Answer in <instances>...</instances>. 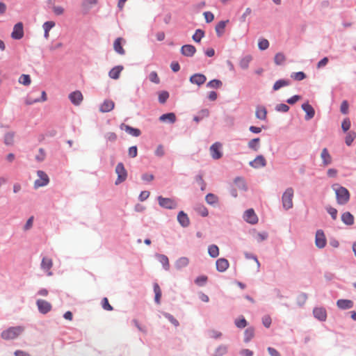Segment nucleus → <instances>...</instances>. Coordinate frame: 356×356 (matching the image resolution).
Wrapping results in <instances>:
<instances>
[{
	"mask_svg": "<svg viewBox=\"0 0 356 356\" xmlns=\"http://www.w3.org/2000/svg\"><path fill=\"white\" fill-rule=\"evenodd\" d=\"M356 138V133L355 131H350L347 134L345 139L346 144L348 146H350L355 138Z\"/></svg>",
	"mask_w": 356,
	"mask_h": 356,
	"instance_id": "41",
	"label": "nucleus"
},
{
	"mask_svg": "<svg viewBox=\"0 0 356 356\" xmlns=\"http://www.w3.org/2000/svg\"><path fill=\"white\" fill-rule=\"evenodd\" d=\"M37 175L38 179H37L34 182V187L35 188L44 186L49 184V177L44 171L38 170L37 172Z\"/></svg>",
	"mask_w": 356,
	"mask_h": 356,
	"instance_id": "4",
	"label": "nucleus"
},
{
	"mask_svg": "<svg viewBox=\"0 0 356 356\" xmlns=\"http://www.w3.org/2000/svg\"><path fill=\"white\" fill-rule=\"evenodd\" d=\"M115 172L118 175V179L115 181V184H119L127 179V172L122 163H118L115 168Z\"/></svg>",
	"mask_w": 356,
	"mask_h": 356,
	"instance_id": "6",
	"label": "nucleus"
},
{
	"mask_svg": "<svg viewBox=\"0 0 356 356\" xmlns=\"http://www.w3.org/2000/svg\"><path fill=\"white\" fill-rule=\"evenodd\" d=\"M235 325L238 328H243L247 325L246 320L243 317L241 319H236L235 321Z\"/></svg>",
	"mask_w": 356,
	"mask_h": 356,
	"instance_id": "51",
	"label": "nucleus"
},
{
	"mask_svg": "<svg viewBox=\"0 0 356 356\" xmlns=\"http://www.w3.org/2000/svg\"><path fill=\"white\" fill-rule=\"evenodd\" d=\"M129 156L131 158H135L138 154V149L136 146H132L129 148Z\"/></svg>",
	"mask_w": 356,
	"mask_h": 356,
	"instance_id": "63",
	"label": "nucleus"
},
{
	"mask_svg": "<svg viewBox=\"0 0 356 356\" xmlns=\"http://www.w3.org/2000/svg\"><path fill=\"white\" fill-rule=\"evenodd\" d=\"M40 266L41 268L46 272L48 276H51L53 275L51 271V268L53 266V261L51 258L47 257H43Z\"/></svg>",
	"mask_w": 356,
	"mask_h": 356,
	"instance_id": "7",
	"label": "nucleus"
},
{
	"mask_svg": "<svg viewBox=\"0 0 356 356\" xmlns=\"http://www.w3.org/2000/svg\"><path fill=\"white\" fill-rule=\"evenodd\" d=\"M221 144L216 143L213 144L210 147V153L213 159H219L222 156Z\"/></svg>",
	"mask_w": 356,
	"mask_h": 356,
	"instance_id": "12",
	"label": "nucleus"
},
{
	"mask_svg": "<svg viewBox=\"0 0 356 356\" xmlns=\"http://www.w3.org/2000/svg\"><path fill=\"white\" fill-rule=\"evenodd\" d=\"M222 86V82L218 79H213L207 83V86L213 88H219Z\"/></svg>",
	"mask_w": 356,
	"mask_h": 356,
	"instance_id": "44",
	"label": "nucleus"
},
{
	"mask_svg": "<svg viewBox=\"0 0 356 356\" xmlns=\"http://www.w3.org/2000/svg\"><path fill=\"white\" fill-rule=\"evenodd\" d=\"M303 111L306 113L305 120H309L314 118L315 111L313 107L308 103H305L302 105Z\"/></svg>",
	"mask_w": 356,
	"mask_h": 356,
	"instance_id": "18",
	"label": "nucleus"
},
{
	"mask_svg": "<svg viewBox=\"0 0 356 356\" xmlns=\"http://www.w3.org/2000/svg\"><path fill=\"white\" fill-rule=\"evenodd\" d=\"M177 220L182 227L188 226L190 221L186 213L184 211H180L177 215Z\"/></svg>",
	"mask_w": 356,
	"mask_h": 356,
	"instance_id": "26",
	"label": "nucleus"
},
{
	"mask_svg": "<svg viewBox=\"0 0 356 356\" xmlns=\"http://www.w3.org/2000/svg\"><path fill=\"white\" fill-rule=\"evenodd\" d=\"M255 115H256L257 118L261 120H265L266 119V116H267L266 108L263 106H257L256 111H255Z\"/></svg>",
	"mask_w": 356,
	"mask_h": 356,
	"instance_id": "25",
	"label": "nucleus"
},
{
	"mask_svg": "<svg viewBox=\"0 0 356 356\" xmlns=\"http://www.w3.org/2000/svg\"><path fill=\"white\" fill-rule=\"evenodd\" d=\"M158 202L161 207L165 208V209H173L177 207V204L175 202V200L173 199H171V198H167V197H163L162 196H159Z\"/></svg>",
	"mask_w": 356,
	"mask_h": 356,
	"instance_id": "5",
	"label": "nucleus"
},
{
	"mask_svg": "<svg viewBox=\"0 0 356 356\" xmlns=\"http://www.w3.org/2000/svg\"><path fill=\"white\" fill-rule=\"evenodd\" d=\"M258 47L261 50H265L268 48L269 42L266 39H261L259 41Z\"/></svg>",
	"mask_w": 356,
	"mask_h": 356,
	"instance_id": "48",
	"label": "nucleus"
},
{
	"mask_svg": "<svg viewBox=\"0 0 356 356\" xmlns=\"http://www.w3.org/2000/svg\"><path fill=\"white\" fill-rule=\"evenodd\" d=\"M262 323L266 327H269L271 324V318L268 315L264 316L262 318Z\"/></svg>",
	"mask_w": 356,
	"mask_h": 356,
	"instance_id": "64",
	"label": "nucleus"
},
{
	"mask_svg": "<svg viewBox=\"0 0 356 356\" xmlns=\"http://www.w3.org/2000/svg\"><path fill=\"white\" fill-rule=\"evenodd\" d=\"M190 81L192 83H195L197 86H200V74H195L193 75L191 77Z\"/></svg>",
	"mask_w": 356,
	"mask_h": 356,
	"instance_id": "59",
	"label": "nucleus"
},
{
	"mask_svg": "<svg viewBox=\"0 0 356 356\" xmlns=\"http://www.w3.org/2000/svg\"><path fill=\"white\" fill-rule=\"evenodd\" d=\"M164 316L175 327H177L179 325L178 321L176 318H175L174 316H172L171 314L166 313L164 314Z\"/></svg>",
	"mask_w": 356,
	"mask_h": 356,
	"instance_id": "54",
	"label": "nucleus"
},
{
	"mask_svg": "<svg viewBox=\"0 0 356 356\" xmlns=\"http://www.w3.org/2000/svg\"><path fill=\"white\" fill-rule=\"evenodd\" d=\"M24 36V28L22 22L17 23L14 27L11 33V37L15 40H19Z\"/></svg>",
	"mask_w": 356,
	"mask_h": 356,
	"instance_id": "8",
	"label": "nucleus"
},
{
	"mask_svg": "<svg viewBox=\"0 0 356 356\" xmlns=\"http://www.w3.org/2000/svg\"><path fill=\"white\" fill-rule=\"evenodd\" d=\"M244 219L250 224H256L258 222V218L252 209H248L245 212Z\"/></svg>",
	"mask_w": 356,
	"mask_h": 356,
	"instance_id": "13",
	"label": "nucleus"
},
{
	"mask_svg": "<svg viewBox=\"0 0 356 356\" xmlns=\"http://www.w3.org/2000/svg\"><path fill=\"white\" fill-rule=\"evenodd\" d=\"M69 99L74 105L79 106L82 102L83 97L81 91L76 90L69 95Z\"/></svg>",
	"mask_w": 356,
	"mask_h": 356,
	"instance_id": "9",
	"label": "nucleus"
},
{
	"mask_svg": "<svg viewBox=\"0 0 356 356\" xmlns=\"http://www.w3.org/2000/svg\"><path fill=\"white\" fill-rule=\"evenodd\" d=\"M102 305L104 309L107 311H112L113 307L109 304L107 298H104L102 301Z\"/></svg>",
	"mask_w": 356,
	"mask_h": 356,
	"instance_id": "49",
	"label": "nucleus"
},
{
	"mask_svg": "<svg viewBox=\"0 0 356 356\" xmlns=\"http://www.w3.org/2000/svg\"><path fill=\"white\" fill-rule=\"evenodd\" d=\"M228 22L229 20L220 21L216 24L215 30L218 37H221L225 33V26Z\"/></svg>",
	"mask_w": 356,
	"mask_h": 356,
	"instance_id": "27",
	"label": "nucleus"
},
{
	"mask_svg": "<svg viewBox=\"0 0 356 356\" xmlns=\"http://www.w3.org/2000/svg\"><path fill=\"white\" fill-rule=\"evenodd\" d=\"M105 138L107 141L115 142L117 140L118 136L117 134L114 132H108L105 135Z\"/></svg>",
	"mask_w": 356,
	"mask_h": 356,
	"instance_id": "50",
	"label": "nucleus"
},
{
	"mask_svg": "<svg viewBox=\"0 0 356 356\" xmlns=\"http://www.w3.org/2000/svg\"><path fill=\"white\" fill-rule=\"evenodd\" d=\"M252 59V58L250 55L244 56L243 58H242L240 60V62H239L240 67L243 70L248 69L249 67V64L251 62Z\"/></svg>",
	"mask_w": 356,
	"mask_h": 356,
	"instance_id": "31",
	"label": "nucleus"
},
{
	"mask_svg": "<svg viewBox=\"0 0 356 356\" xmlns=\"http://www.w3.org/2000/svg\"><path fill=\"white\" fill-rule=\"evenodd\" d=\"M123 69L124 67L122 65H118L114 67L108 72L109 77L113 79H119L120 73L123 70Z\"/></svg>",
	"mask_w": 356,
	"mask_h": 356,
	"instance_id": "22",
	"label": "nucleus"
},
{
	"mask_svg": "<svg viewBox=\"0 0 356 356\" xmlns=\"http://www.w3.org/2000/svg\"><path fill=\"white\" fill-rule=\"evenodd\" d=\"M159 120L163 122L168 121L171 123H174L176 121V116L173 113H169L163 114L160 116Z\"/></svg>",
	"mask_w": 356,
	"mask_h": 356,
	"instance_id": "32",
	"label": "nucleus"
},
{
	"mask_svg": "<svg viewBox=\"0 0 356 356\" xmlns=\"http://www.w3.org/2000/svg\"><path fill=\"white\" fill-rule=\"evenodd\" d=\"M259 141L260 139L259 138L250 140L248 143V147L255 152L258 151L259 148Z\"/></svg>",
	"mask_w": 356,
	"mask_h": 356,
	"instance_id": "36",
	"label": "nucleus"
},
{
	"mask_svg": "<svg viewBox=\"0 0 356 356\" xmlns=\"http://www.w3.org/2000/svg\"><path fill=\"white\" fill-rule=\"evenodd\" d=\"M53 12L56 15H61L64 13V8L59 6H54L52 8Z\"/></svg>",
	"mask_w": 356,
	"mask_h": 356,
	"instance_id": "62",
	"label": "nucleus"
},
{
	"mask_svg": "<svg viewBox=\"0 0 356 356\" xmlns=\"http://www.w3.org/2000/svg\"><path fill=\"white\" fill-rule=\"evenodd\" d=\"M286 60V57L282 53H277L274 58L275 63L277 65H282Z\"/></svg>",
	"mask_w": 356,
	"mask_h": 356,
	"instance_id": "40",
	"label": "nucleus"
},
{
	"mask_svg": "<svg viewBox=\"0 0 356 356\" xmlns=\"http://www.w3.org/2000/svg\"><path fill=\"white\" fill-rule=\"evenodd\" d=\"M293 189L291 187L287 188L282 196V202L284 209L288 210L293 207Z\"/></svg>",
	"mask_w": 356,
	"mask_h": 356,
	"instance_id": "3",
	"label": "nucleus"
},
{
	"mask_svg": "<svg viewBox=\"0 0 356 356\" xmlns=\"http://www.w3.org/2000/svg\"><path fill=\"white\" fill-rule=\"evenodd\" d=\"M120 129L122 130L125 131L129 134H130V135H131L133 136H135V137L139 136L140 135V134H141V131H140V129L131 127H130V126H129L127 124H122L120 125Z\"/></svg>",
	"mask_w": 356,
	"mask_h": 356,
	"instance_id": "17",
	"label": "nucleus"
},
{
	"mask_svg": "<svg viewBox=\"0 0 356 356\" xmlns=\"http://www.w3.org/2000/svg\"><path fill=\"white\" fill-rule=\"evenodd\" d=\"M115 107V103L111 99H106L101 104L99 107V111L102 113H107L111 111Z\"/></svg>",
	"mask_w": 356,
	"mask_h": 356,
	"instance_id": "16",
	"label": "nucleus"
},
{
	"mask_svg": "<svg viewBox=\"0 0 356 356\" xmlns=\"http://www.w3.org/2000/svg\"><path fill=\"white\" fill-rule=\"evenodd\" d=\"M249 164L254 168H259L266 165V161L264 156L259 155L253 161H250Z\"/></svg>",
	"mask_w": 356,
	"mask_h": 356,
	"instance_id": "11",
	"label": "nucleus"
},
{
	"mask_svg": "<svg viewBox=\"0 0 356 356\" xmlns=\"http://www.w3.org/2000/svg\"><path fill=\"white\" fill-rule=\"evenodd\" d=\"M337 305L341 309H350L353 307V302L350 300L341 299L337 300Z\"/></svg>",
	"mask_w": 356,
	"mask_h": 356,
	"instance_id": "24",
	"label": "nucleus"
},
{
	"mask_svg": "<svg viewBox=\"0 0 356 356\" xmlns=\"http://www.w3.org/2000/svg\"><path fill=\"white\" fill-rule=\"evenodd\" d=\"M24 327L22 326L10 327L1 333V337L5 340H11L19 337L23 332Z\"/></svg>",
	"mask_w": 356,
	"mask_h": 356,
	"instance_id": "2",
	"label": "nucleus"
},
{
	"mask_svg": "<svg viewBox=\"0 0 356 356\" xmlns=\"http://www.w3.org/2000/svg\"><path fill=\"white\" fill-rule=\"evenodd\" d=\"M340 111L343 114H347L348 112V103L344 100L342 102L340 107Z\"/></svg>",
	"mask_w": 356,
	"mask_h": 356,
	"instance_id": "60",
	"label": "nucleus"
},
{
	"mask_svg": "<svg viewBox=\"0 0 356 356\" xmlns=\"http://www.w3.org/2000/svg\"><path fill=\"white\" fill-rule=\"evenodd\" d=\"M15 134L13 132L7 133L4 136V143L6 145H12L14 143Z\"/></svg>",
	"mask_w": 356,
	"mask_h": 356,
	"instance_id": "38",
	"label": "nucleus"
},
{
	"mask_svg": "<svg viewBox=\"0 0 356 356\" xmlns=\"http://www.w3.org/2000/svg\"><path fill=\"white\" fill-rule=\"evenodd\" d=\"M290 84V81L289 80L285 79H280L277 81L273 85V90H278L282 87L287 86Z\"/></svg>",
	"mask_w": 356,
	"mask_h": 356,
	"instance_id": "33",
	"label": "nucleus"
},
{
	"mask_svg": "<svg viewBox=\"0 0 356 356\" xmlns=\"http://www.w3.org/2000/svg\"><path fill=\"white\" fill-rule=\"evenodd\" d=\"M36 304L38 310L42 314H47L51 309V305L44 300L39 299L37 300Z\"/></svg>",
	"mask_w": 356,
	"mask_h": 356,
	"instance_id": "10",
	"label": "nucleus"
},
{
	"mask_svg": "<svg viewBox=\"0 0 356 356\" xmlns=\"http://www.w3.org/2000/svg\"><path fill=\"white\" fill-rule=\"evenodd\" d=\"M254 335V330L252 327L247 328L244 332V341L245 342L250 341Z\"/></svg>",
	"mask_w": 356,
	"mask_h": 356,
	"instance_id": "34",
	"label": "nucleus"
},
{
	"mask_svg": "<svg viewBox=\"0 0 356 356\" xmlns=\"http://www.w3.org/2000/svg\"><path fill=\"white\" fill-rule=\"evenodd\" d=\"M227 351V348L225 345H221L218 346L214 353L215 356H222L224 355Z\"/></svg>",
	"mask_w": 356,
	"mask_h": 356,
	"instance_id": "42",
	"label": "nucleus"
},
{
	"mask_svg": "<svg viewBox=\"0 0 356 356\" xmlns=\"http://www.w3.org/2000/svg\"><path fill=\"white\" fill-rule=\"evenodd\" d=\"M169 97V93L167 91H161L159 94V101L161 104H164Z\"/></svg>",
	"mask_w": 356,
	"mask_h": 356,
	"instance_id": "45",
	"label": "nucleus"
},
{
	"mask_svg": "<svg viewBox=\"0 0 356 356\" xmlns=\"http://www.w3.org/2000/svg\"><path fill=\"white\" fill-rule=\"evenodd\" d=\"M156 257L158 259L159 261L163 265V268L165 270H168L170 268L168 258L165 255L160 254H156Z\"/></svg>",
	"mask_w": 356,
	"mask_h": 356,
	"instance_id": "30",
	"label": "nucleus"
},
{
	"mask_svg": "<svg viewBox=\"0 0 356 356\" xmlns=\"http://www.w3.org/2000/svg\"><path fill=\"white\" fill-rule=\"evenodd\" d=\"M316 245L319 248H323L326 245V238L322 230H318L316 234Z\"/></svg>",
	"mask_w": 356,
	"mask_h": 356,
	"instance_id": "14",
	"label": "nucleus"
},
{
	"mask_svg": "<svg viewBox=\"0 0 356 356\" xmlns=\"http://www.w3.org/2000/svg\"><path fill=\"white\" fill-rule=\"evenodd\" d=\"M204 17L205 19L206 22L210 23L214 19V15L211 12H204L203 13Z\"/></svg>",
	"mask_w": 356,
	"mask_h": 356,
	"instance_id": "57",
	"label": "nucleus"
},
{
	"mask_svg": "<svg viewBox=\"0 0 356 356\" xmlns=\"http://www.w3.org/2000/svg\"><path fill=\"white\" fill-rule=\"evenodd\" d=\"M208 252L211 257L216 258L219 254V249L217 245H211L209 247Z\"/></svg>",
	"mask_w": 356,
	"mask_h": 356,
	"instance_id": "37",
	"label": "nucleus"
},
{
	"mask_svg": "<svg viewBox=\"0 0 356 356\" xmlns=\"http://www.w3.org/2000/svg\"><path fill=\"white\" fill-rule=\"evenodd\" d=\"M323 164L327 166L332 163V159L327 148H323L321 154Z\"/></svg>",
	"mask_w": 356,
	"mask_h": 356,
	"instance_id": "19",
	"label": "nucleus"
},
{
	"mask_svg": "<svg viewBox=\"0 0 356 356\" xmlns=\"http://www.w3.org/2000/svg\"><path fill=\"white\" fill-rule=\"evenodd\" d=\"M341 220L347 225H352L354 224V216L350 212L346 211L341 215Z\"/></svg>",
	"mask_w": 356,
	"mask_h": 356,
	"instance_id": "28",
	"label": "nucleus"
},
{
	"mask_svg": "<svg viewBox=\"0 0 356 356\" xmlns=\"http://www.w3.org/2000/svg\"><path fill=\"white\" fill-rule=\"evenodd\" d=\"M327 211L328 213L332 216L333 220H336L337 217V210L335 208L333 207H327Z\"/></svg>",
	"mask_w": 356,
	"mask_h": 356,
	"instance_id": "61",
	"label": "nucleus"
},
{
	"mask_svg": "<svg viewBox=\"0 0 356 356\" xmlns=\"http://www.w3.org/2000/svg\"><path fill=\"white\" fill-rule=\"evenodd\" d=\"M332 189L335 192L337 202L339 204H346L350 199V193L348 189L337 184H333Z\"/></svg>",
	"mask_w": 356,
	"mask_h": 356,
	"instance_id": "1",
	"label": "nucleus"
},
{
	"mask_svg": "<svg viewBox=\"0 0 356 356\" xmlns=\"http://www.w3.org/2000/svg\"><path fill=\"white\" fill-rule=\"evenodd\" d=\"M291 77L295 80L301 81V80H303L306 77V75L302 72H298L292 73L291 75Z\"/></svg>",
	"mask_w": 356,
	"mask_h": 356,
	"instance_id": "46",
	"label": "nucleus"
},
{
	"mask_svg": "<svg viewBox=\"0 0 356 356\" xmlns=\"http://www.w3.org/2000/svg\"><path fill=\"white\" fill-rule=\"evenodd\" d=\"M216 268L219 272H224L229 268V262L226 259L220 258L216 262Z\"/></svg>",
	"mask_w": 356,
	"mask_h": 356,
	"instance_id": "21",
	"label": "nucleus"
},
{
	"mask_svg": "<svg viewBox=\"0 0 356 356\" xmlns=\"http://www.w3.org/2000/svg\"><path fill=\"white\" fill-rule=\"evenodd\" d=\"M124 42V40L122 38H118L113 43L114 50L120 55H124L125 54V51L122 47V43Z\"/></svg>",
	"mask_w": 356,
	"mask_h": 356,
	"instance_id": "20",
	"label": "nucleus"
},
{
	"mask_svg": "<svg viewBox=\"0 0 356 356\" xmlns=\"http://www.w3.org/2000/svg\"><path fill=\"white\" fill-rule=\"evenodd\" d=\"M313 314L316 318L321 321H325L327 318V312L323 307H315L313 310Z\"/></svg>",
	"mask_w": 356,
	"mask_h": 356,
	"instance_id": "15",
	"label": "nucleus"
},
{
	"mask_svg": "<svg viewBox=\"0 0 356 356\" xmlns=\"http://www.w3.org/2000/svg\"><path fill=\"white\" fill-rule=\"evenodd\" d=\"M205 200L208 204L213 207L217 206L218 204V197L213 193L207 194L205 197Z\"/></svg>",
	"mask_w": 356,
	"mask_h": 356,
	"instance_id": "29",
	"label": "nucleus"
},
{
	"mask_svg": "<svg viewBox=\"0 0 356 356\" xmlns=\"http://www.w3.org/2000/svg\"><path fill=\"white\" fill-rule=\"evenodd\" d=\"M19 82L24 86H29L31 83V79L29 75L22 74L19 78Z\"/></svg>",
	"mask_w": 356,
	"mask_h": 356,
	"instance_id": "39",
	"label": "nucleus"
},
{
	"mask_svg": "<svg viewBox=\"0 0 356 356\" xmlns=\"http://www.w3.org/2000/svg\"><path fill=\"white\" fill-rule=\"evenodd\" d=\"M154 293H155V302H156V304L159 305L160 304V300H161V288L160 286H159V284L157 283H155L154 284Z\"/></svg>",
	"mask_w": 356,
	"mask_h": 356,
	"instance_id": "35",
	"label": "nucleus"
},
{
	"mask_svg": "<svg viewBox=\"0 0 356 356\" xmlns=\"http://www.w3.org/2000/svg\"><path fill=\"white\" fill-rule=\"evenodd\" d=\"M275 109L278 112H287L289 109V106H287L286 104H277L275 107Z\"/></svg>",
	"mask_w": 356,
	"mask_h": 356,
	"instance_id": "55",
	"label": "nucleus"
},
{
	"mask_svg": "<svg viewBox=\"0 0 356 356\" xmlns=\"http://www.w3.org/2000/svg\"><path fill=\"white\" fill-rule=\"evenodd\" d=\"M234 184L239 189H245V182L243 178L236 177L234 179Z\"/></svg>",
	"mask_w": 356,
	"mask_h": 356,
	"instance_id": "43",
	"label": "nucleus"
},
{
	"mask_svg": "<svg viewBox=\"0 0 356 356\" xmlns=\"http://www.w3.org/2000/svg\"><path fill=\"white\" fill-rule=\"evenodd\" d=\"M55 22L53 21H48L44 23L42 27L44 31H49L53 27L55 26Z\"/></svg>",
	"mask_w": 356,
	"mask_h": 356,
	"instance_id": "56",
	"label": "nucleus"
},
{
	"mask_svg": "<svg viewBox=\"0 0 356 356\" xmlns=\"http://www.w3.org/2000/svg\"><path fill=\"white\" fill-rule=\"evenodd\" d=\"M196 51L195 47L191 44H186L182 46L181 52L184 56H192Z\"/></svg>",
	"mask_w": 356,
	"mask_h": 356,
	"instance_id": "23",
	"label": "nucleus"
},
{
	"mask_svg": "<svg viewBox=\"0 0 356 356\" xmlns=\"http://www.w3.org/2000/svg\"><path fill=\"white\" fill-rule=\"evenodd\" d=\"M188 264V259L186 257H182V258H180L179 260H177V261L176 263V266L178 268H182V267L187 266Z\"/></svg>",
	"mask_w": 356,
	"mask_h": 356,
	"instance_id": "52",
	"label": "nucleus"
},
{
	"mask_svg": "<svg viewBox=\"0 0 356 356\" xmlns=\"http://www.w3.org/2000/svg\"><path fill=\"white\" fill-rule=\"evenodd\" d=\"M46 157L45 151L42 148H40L38 150V154L35 156V159L39 161H43Z\"/></svg>",
	"mask_w": 356,
	"mask_h": 356,
	"instance_id": "47",
	"label": "nucleus"
},
{
	"mask_svg": "<svg viewBox=\"0 0 356 356\" xmlns=\"http://www.w3.org/2000/svg\"><path fill=\"white\" fill-rule=\"evenodd\" d=\"M350 125H351V124H350V120L348 118H346L342 122L341 128H342L343 131L344 132H346L348 130H349V129L350 128Z\"/></svg>",
	"mask_w": 356,
	"mask_h": 356,
	"instance_id": "53",
	"label": "nucleus"
},
{
	"mask_svg": "<svg viewBox=\"0 0 356 356\" xmlns=\"http://www.w3.org/2000/svg\"><path fill=\"white\" fill-rule=\"evenodd\" d=\"M149 79L152 82L155 83H159L160 81L156 72H152L149 75Z\"/></svg>",
	"mask_w": 356,
	"mask_h": 356,
	"instance_id": "58",
	"label": "nucleus"
}]
</instances>
